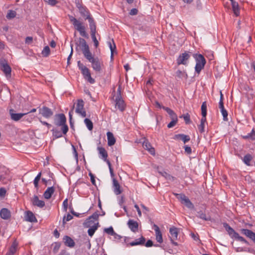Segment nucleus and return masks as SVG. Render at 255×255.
<instances>
[{"label":"nucleus","mask_w":255,"mask_h":255,"mask_svg":"<svg viewBox=\"0 0 255 255\" xmlns=\"http://www.w3.org/2000/svg\"><path fill=\"white\" fill-rule=\"evenodd\" d=\"M68 17L75 29L79 32L80 35L85 38H88V34L86 32V26L83 23L72 15H69Z\"/></svg>","instance_id":"nucleus-1"},{"label":"nucleus","mask_w":255,"mask_h":255,"mask_svg":"<svg viewBox=\"0 0 255 255\" xmlns=\"http://www.w3.org/2000/svg\"><path fill=\"white\" fill-rule=\"evenodd\" d=\"M79 43L83 54L86 59L92 55V54L90 51L89 47L84 39L80 38Z\"/></svg>","instance_id":"nucleus-7"},{"label":"nucleus","mask_w":255,"mask_h":255,"mask_svg":"<svg viewBox=\"0 0 255 255\" xmlns=\"http://www.w3.org/2000/svg\"><path fill=\"white\" fill-rule=\"evenodd\" d=\"M84 123L86 125L87 128L89 130H91L93 128V124L92 122L89 119L86 118L84 120Z\"/></svg>","instance_id":"nucleus-42"},{"label":"nucleus","mask_w":255,"mask_h":255,"mask_svg":"<svg viewBox=\"0 0 255 255\" xmlns=\"http://www.w3.org/2000/svg\"><path fill=\"white\" fill-rule=\"evenodd\" d=\"M104 232H105L109 235L112 236H113L115 232L114 231L113 228L112 226H111L109 228H105Z\"/></svg>","instance_id":"nucleus-50"},{"label":"nucleus","mask_w":255,"mask_h":255,"mask_svg":"<svg viewBox=\"0 0 255 255\" xmlns=\"http://www.w3.org/2000/svg\"><path fill=\"white\" fill-rule=\"evenodd\" d=\"M79 43L83 54L86 59L92 55V54L90 51L89 47L84 39L80 38Z\"/></svg>","instance_id":"nucleus-6"},{"label":"nucleus","mask_w":255,"mask_h":255,"mask_svg":"<svg viewBox=\"0 0 255 255\" xmlns=\"http://www.w3.org/2000/svg\"><path fill=\"white\" fill-rule=\"evenodd\" d=\"M193 57L196 61V65L195 67V72L199 74L201 71L204 68L206 63V60L203 55L201 54H193Z\"/></svg>","instance_id":"nucleus-2"},{"label":"nucleus","mask_w":255,"mask_h":255,"mask_svg":"<svg viewBox=\"0 0 255 255\" xmlns=\"http://www.w3.org/2000/svg\"><path fill=\"white\" fill-rule=\"evenodd\" d=\"M63 242L64 244L69 247H73L75 246V242L70 237L65 236L64 237Z\"/></svg>","instance_id":"nucleus-31"},{"label":"nucleus","mask_w":255,"mask_h":255,"mask_svg":"<svg viewBox=\"0 0 255 255\" xmlns=\"http://www.w3.org/2000/svg\"><path fill=\"white\" fill-rule=\"evenodd\" d=\"M87 59L91 63L92 67L95 71L100 72L101 71L102 62L98 57L94 58L93 55H91Z\"/></svg>","instance_id":"nucleus-5"},{"label":"nucleus","mask_w":255,"mask_h":255,"mask_svg":"<svg viewBox=\"0 0 255 255\" xmlns=\"http://www.w3.org/2000/svg\"><path fill=\"white\" fill-rule=\"evenodd\" d=\"M231 2H232V9H233L234 14L236 16H238L240 14V9H239V7L238 3L236 1H235V0Z\"/></svg>","instance_id":"nucleus-35"},{"label":"nucleus","mask_w":255,"mask_h":255,"mask_svg":"<svg viewBox=\"0 0 255 255\" xmlns=\"http://www.w3.org/2000/svg\"><path fill=\"white\" fill-rule=\"evenodd\" d=\"M181 203L184 204L189 209H193L194 208L193 204L187 196Z\"/></svg>","instance_id":"nucleus-37"},{"label":"nucleus","mask_w":255,"mask_h":255,"mask_svg":"<svg viewBox=\"0 0 255 255\" xmlns=\"http://www.w3.org/2000/svg\"><path fill=\"white\" fill-rule=\"evenodd\" d=\"M127 224L132 232H136L137 231L138 225L136 221L130 219L128 220Z\"/></svg>","instance_id":"nucleus-21"},{"label":"nucleus","mask_w":255,"mask_h":255,"mask_svg":"<svg viewBox=\"0 0 255 255\" xmlns=\"http://www.w3.org/2000/svg\"><path fill=\"white\" fill-rule=\"evenodd\" d=\"M113 236V240L115 241H119L122 238V237L121 236L118 235L116 232H115Z\"/></svg>","instance_id":"nucleus-59"},{"label":"nucleus","mask_w":255,"mask_h":255,"mask_svg":"<svg viewBox=\"0 0 255 255\" xmlns=\"http://www.w3.org/2000/svg\"><path fill=\"white\" fill-rule=\"evenodd\" d=\"M53 251L54 253H57V252L58 251V250H59L60 249V247L61 246V244L60 243H59V242H56L53 245Z\"/></svg>","instance_id":"nucleus-53"},{"label":"nucleus","mask_w":255,"mask_h":255,"mask_svg":"<svg viewBox=\"0 0 255 255\" xmlns=\"http://www.w3.org/2000/svg\"><path fill=\"white\" fill-rule=\"evenodd\" d=\"M112 42L113 43V45L112 44L111 42H109V43H108L109 47H110V50H111V59L113 58L114 51V50H115L116 49V45H115V44L114 43V41L113 39L112 40Z\"/></svg>","instance_id":"nucleus-46"},{"label":"nucleus","mask_w":255,"mask_h":255,"mask_svg":"<svg viewBox=\"0 0 255 255\" xmlns=\"http://www.w3.org/2000/svg\"><path fill=\"white\" fill-rule=\"evenodd\" d=\"M173 194L176 196V197L182 202L183 200L186 197V196L182 193L178 194V193H173Z\"/></svg>","instance_id":"nucleus-51"},{"label":"nucleus","mask_w":255,"mask_h":255,"mask_svg":"<svg viewBox=\"0 0 255 255\" xmlns=\"http://www.w3.org/2000/svg\"><path fill=\"white\" fill-rule=\"evenodd\" d=\"M99 223L97 222V223H95L92 226H90L89 227H90V229H93L94 231H96L98 227H99ZM87 227H89L88 225L87 226Z\"/></svg>","instance_id":"nucleus-62"},{"label":"nucleus","mask_w":255,"mask_h":255,"mask_svg":"<svg viewBox=\"0 0 255 255\" xmlns=\"http://www.w3.org/2000/svg\"><path fill=\"white\" fill-rule=\"evenodd\" d=\"M32 204L34 206H37L39 208H43L45 206V202L39 199V198L37 196L34 195L32 200Z\"/></svg>","instance_id":"nucleus-20"},{"label":"nucleus","mask_w":255,"mask_h":255,"mask_svg":"<svg viewBox=\"0 0 255 255\" xmlns=\"http://www.w3.org/2000/svg\"><path fill=\"white\" fill-rule=\"evenodd\" d=\"M55 190V189L53 186L48 187L43 194L44 198L46 199H50Z\"/></svg>","instance_id":"nucleus-25"},{"label":"nucleus","mask_w":255,"mask_h":255,"mask_svg":"<svg viewBox=\"0 0 255 255\" xmlns=\"http://www.w3.org/2000/svg\"><path fill=\"white\" fill-rule=\"evenodd\" d=\"M13 110L11 109L9 111V114L10 115L11 119L14 121H19L22 117H23L24 115L27 114L28 113H13Z\"/></svg>","instance_id":"nucleus-17"},{"label":"nucleus","mask_w":255,"mask_h":255,"mask_svg":"<svg viewBox=\"0 0 255 255\" xmlns=\"http://www.w3.org/2000/svg\"><path fill=\"white\" fill-rule=\"evenodd\" d=\"M16 15V12L15 11L13 10H9L7 15L6 17L7 18H14Z\"/></svg>","instance_id":"nucleus-55"},{"label":"nucleus","mask_w":255,"mask_h":255,"mask_svg":"<svg viewBox=\"0 0 255 255\" xmlns=\"http://www.w3.org/2000/svg\"><path fill=\"white\" fill-rule=\"evenodd\" d=\"M73 219V216L70 214H68L66 216H64L63 219V224L64 225L67 221H69Z\"/></svg>","instance_id":"nucleus-52"},{"label":"nucleus","mask_w":255,"mask_h":255,"mask_svg":"<svg viewBox=\"0 0 255 255\" xmlns=\"http://www.w3.org/2000/svg\"><path fill=\"white\" fill-rule=\"evenodd\" d=\"M197 217L201 219L204 221H211V218L210 216H207L206 214L203 212L202 211L197 212Z\"/></svg>","instance_id":"nucleus-34"},{"label":"nucleus","mask_w":255,"mask_h":255,"mask_svg":"<svg viewBox=\"0 0 255 255\" xmlns=\"http://www.w3.org/2000/svg\"><path fill=\"white\" fill-rule=\"evenodd\" d=\"M178 120H172V121L168 124L167 127L170 128L173 127L177 123Z\"/></svg>","instance_id":"nucleus-57"},{"label":"nucleus","mask_w":255,"mask_h":255,"mask_svg":"<svg viewBox=\"0 0 255 255\" xmlns=\"http://www.w3.org/2000/svg\"><path fill=\"white\" fill-rule=\"evenodd\" d=\"M107 164L108 165L109 170L110 172V174L112 177L114 176V173L113 168H112V165L110 161H107Z\"/></svg>","instance_id":"nucleus-58"},{"label":"nucleus","mask_w":255,"mask_h":255,"mask_svg":"<svg viewBox=\"0 0 255 255\" xmlns=\"http://www.w3.org/2000/svg\"><path fill=\"white\" fill-rule=\"evenodd\" d=\"M89 22V26L91 33H96V26L95 22L94 21V19L91 16V17H89L87 19Z\"/></svg>","instance_id":"nucleus-32"},{"label":"nucleus","mask_w":255,"mask_h":255,"mask_svg":"<svg viewBox=\"0 0 255 255\" xmlns=\"http://www.w3.org/2000/svg\"><path fill=\"white\" fill-rule=\"evenodd\" d=\"M25 220L26 221L29 222H36L37 219L36 217H35L33 213L30 211H28L26 212V215L25 216Z\"/></svg>","instance_id":"nucleus-27"},{"label":"nucleus","mask_w":255,"mask_h":255,"mask_svg":"<svg viewBox=\"0 0 255 255\" xmlns=\"http://www.w3.org/2000/svg\"><path fill=\"white\" fill-rule=\"evenodd\" d=\"M91 37L94 42L95 46L97 48L99 45V42L96 37V33H91Z\"/></svg>","instance_id":"nucleus-54"},{"label":"nucleus","mask_w":255,"mask_h":255,"mask_svg":"<svg viewBox=\"0 0 255 255\" xmlns=\"http://www.w3.org/2000/svg\"><path fill=\"white\" fill-rule=\"evenodd\" d=\"M46 1L51 6H54L58 2L56 0H46Z\"/></svg>","instance_id":"nucleus-60"},{"label":"nucleus","mask_w":255,"mask_h":255,"mask_svg":"<svg viewBox=\"0 0 255 255\" xmlns=\"http://www.w3.org/2000/svg\"><path fill=\"white\" fill-rule=\"evenodd\" d=\"M184 149H185V151L188 154H190L192 152V149L191 148L188 146V145H185L184 146Z\"/></svg>","instance_id":"nucleus-63"},{"label":"nucleus","mask_w":255,"mask_h":255,"mask_svg":"<svg viewBox=\"0 0 255 255\" xmlns=\"http://www.w3.org/2000/svg\"><path fill=\"white\" fill-rule=\"evenodd\" d=\"M113 186L114 192L116 195H119L122 193V190L121 189V186L115 178H113Z\"/></svg>","instance_id":"nucleus-19"},{"label":"nucleus","mask_w":255,"mask_h":255,"mask_svg":"<svg viewBox=\"0 0 255 255\" xmlns=\"http://www.w3.org/2000/svg\"><path fill=\"white\" fill-rule=\"evenodd\" d=\"M180 118H183L186 124H188L191 122L190 116L188 113H186V114H184L180 116Z\"/></svg>","instance_id":"nucleus-47"},{"label":"nucleus","mask_w":255,"mask_h":255,"mask_svg":"<svg viewBox=\"0 0 255 255\" xmlns=\"http://www.w3.org/2000/svg\"><path fill=\"white\" fill-rule=\"evenodd\" d=\"M173 138L175 140L180 139L182 140L184 143L188 142L190 140V138L189 135L184 134H175Z\"/></svg>","instance_id":"nucleus-24"},{"label":"nucleus","mask_w":255,"mask_h":255,"mask_svg":"<svg viewBox=\"0 0 255 255\" xmlns=\"http://www.w3.org/2000/svg\"><path fill=\"white\" fill-rule=\"evenodd\" d=\"M159 173L164 177L166 180L172 181L174 180L175 177L167 173L164 171H158Z\"/></svg>","instance_id":"nucleus-36"},{"label":"nucleus","mask_w":255,"mask_h":255,"mask_svg":"<svg viewBox=\"0 0 255 255\" xmlns=\"http://www.w3.org/2000/svg\"><path fill=\"white\" fill-rule=\"evenodd\" d=\"M76 7L78 8L80 15L85 19H88L89 17H91V15L88 8L82 4L77 2L76 3Z\"/></svg>","instance_id":"nucleus-8"},{"label":"nucleus","mask_w":255,"mask_h":255,"mask_svg":"<svg viewBox=\"0 0 255 255\" xmlns=\"http://www.w3.org/2000/svg\"><path fill=\"white\" fill-rule=\"evenodd\" d=\"M17 246L18 243L15 241H14L5 255H14L17 251Z\"/></svg>","instance_id":"nucleus-26"},{"label":"nucleus","mask_w":255,"mask_h":255,"mask_svg":"<svg viewBox=\"0 0 255 255\" xmlns=\"http://www.w3.org/2000/svg\"><path fill=\"white\" fill-rule=\"evenodd\" d=\"M153 228L155 232L156 240L159 243L163 242L162 236L158 226L155 224L153 225Z\"/></svg>","instance_id":"nucleus-18"},{"label":"nucleus","mask_w":255,"mask_h":255,"mask_svg":"<svg viewBox=\"0 0 255 255\" xmlns=\"http://www.w3.org/2000/svg\"><path fill=\"white\" fill-rule=\"evenodd\" d=\"M97 150H98L99 155H99L100 158L102 159L104 161L106 162V163H107V161H109V160L107 159L108 155V153H107V151L106 150V149H105V148H104L103 147L98 146L97 147Z\"/></svg>","instance_id":"nucleus-16"},{"label":"nucleus","mask_w":255,"mask_h":255,"mask_svg":"<svg viewBox=\"0 0 255 255\" xmlns=\"http://www.w3.org/2000/svg\"><path fill=\"white\" fill-rule=\"evenodd\" d=\"M0 68L6 77H11V68L8 64L6 60L5 59L0 60Z\"/></svg>","instance_id":"nucleus-9"},{"label":"nucleus","mask_w":255,"mask_h":255,"mask_svg":"<svg viewBox=\"0 0 255 255\" xmlns=\"http://www.w3.org/2000/svg\"><path fill=\"white\" fill-rule=\"evenodd\" d=\"M145 242V239L141 236L140 238L136 239L134 241L130 242L128 244H127V246L128 245L130 246H134L137 245H143Z\"/></svg>","instance_id":"nucleus-28"},{"label":"nucleus","mask_w":255,"mask_h":255,"mask_svg":"<svg viewBox=\"0 0 255 255\" xmlns=\"http://www.w3.org/2000/svg\"><path fill=\"white\" fill-rule=\"evenodd\" d=\"M112 42L113 43V45L112 44L111 42H109V43H108L109 47H110V50H111V59L113 58L114 51V50H115L116 49V45H115V44L114 43V41L113 39L112 40Z\"/></svg>","instance_id":"nucleus-45"},{"label":"nucleus","mask_w":255,"mask_h":255,"mask_svg":"<svg viewBox=\"0 0 255 255\" xmlns=\"http://www.w3.org/2000/svg\"><path fill=\"white\" fill-rule=\"evenodd\" d=\"M99 215L98 214V213L97 212H95L94 213H93L92 214V215L90 216L89 218V221L87 223V224H88V226H90V225H91V223H92V222H93L91 220V219H94L95 220H98V219L99 218Z\"/></svg>","instance_id":"nucleus-39"},{"label":"nucleus","mask_w":255,"mask_h":255,"mask_svg":"<svg viewBox=\"0 0 255 255\" xmlns=\"http://www.w3.org/2000/svg\"><path fill=\"white\" fill-rule=\"evenodd\" d=\"M234 238L240 242H244L247 245L249 244V242L243 237L240 236L238 233L235 234V236L234 237Z\"/></svg>","instance_id":"nucleus-49"},{"label":"nucleus","mask_w":255,"mask_h":255,"mask_svg":"<svg viewBox=\"0 0 255 255\" xmlns=\"http://www.w3.org/2000/svg\"><path fill=\"white\" fill-rule=\"evenodd\" d=\"M41 176V172H39L34 179L33 184L35 188H36V189L38 188V182L40 179Z\"/></svg>","instance_id":"nucleus-44"},{"label":"nucleus","mask_w":255,"mask_h":255,"mask_svg":"<svg viewBox=\"0 0 255 255\" xmlns=\"http://www.w3.org/2000/svg\"><path fill=\"white\" fill-rule=\"evenodd\" d=\"M54 124L56 126L61 127V130L64 134H66L68 131V127L66 125V118L63 114H58L56 116Z\"/></svg>","instance_id":"nucleus-3"},{"label":"nucleus","mask_w":255,"mask_h":255,"mask_svg":"<svg viewBox=\"0 0 255 255\" xmlns=\"http://www.w3.org/2000/svg\"><path fill=\"white\" fill-rule=\"evenodd\" d=\"M204 126L205 125L202 124H200L198 126V129L201 133H203L204 132Z\"/></svg>","instance_id":"nucleus-64"},{"label":"nucleus","mask_w":255,"mask_h":255,"mask_svg":"<svg viewBox=\"0 0 255 255\" xmlns=\"http://www.w3.org/2000/svg\"><path fill=\"white\" fill-rule=\"evenodd\" d=\"M50 53V48L48 46H46L44 47L43 49L42 50L41 52V54L42 55L43 57H47L49 55Z\"/></svg>","instance_id":"nucleus-41"},{"label":"nucleus","mask_w":255,"mask_h":255,"mask_svg":"<svg viewBox=\"0 0 255 255\" xmlns=\"http://www.w3.org/2000/svg\"><path fill=\"white\" fill-rule=\"evenodd\" d=\"M169 233L171 236L170 237V240H176L177 239L178 235V229L175 227H172L170 228Z\"/></svg>","instance_id":"nucleus-30"},{"label":"nucleus","mask_w":255,"mask_h":255,"mask_svg":"<svg viewBox=\"0 0 255 255\" xmlns=\"http://www.w3.org/2000/svg\"><path fill=\"white\" fill-rule=\"evenodd\" d=\"M223 227L225 228L226 230L228 232L229 235L232 238L235 236V234L237 233L235 232V231L227 223H224L223 224Z\"/></svg>","instance_id":"nucleus-33"},{"label":"nucleus","mask_w":255,"mask_h":255,"mask_svg":"<svg viewBox=\"0 0 255 255\" xmlns=\"http://www.w3.org/2000/svg\"><path fill=\"white\" fill-rule=\"evenodd\" d=\"M201 114L202 117L207 116V103L205 101L201 105Z\"/></svg>","instance_id":"nucleus-43"},{"label":"nucleus","mask_w":255,"mask_h":255,"mask_svg":"<svg viewBox=\"0 0 255 255\" xmlns=\"http://www.w3.org/2000/svg\"><path fill=\"white\" fill-rule=\"evenodd\" d=\"M84 102L83 100H78L75 112L80 115L82 118L86 116V112L84 109Z\"/></svg>","instance_id":"nucleus-10"},{"label":"nucleus","mask_w":255,"mask_h":255,"mask_svg":"<svg viewBox=\"0 0 255 255\" xmlns=\"http://www.w3.org/2000/svg\"><path fill=\"white\" fill-rule=\"evenodd\" d=\"M53 136L56 138H60L62 136V131H60L57 129L53 128L51 130Z\"/></svg>","instance_id":"nucleus-40"},{"label":"nucleus","mask_w":255,"mask_h":255,"mask_svg":"<svg viewBox=\"0 0 255 255\" xmlns=\"http://www.w3.org/2000/svg\"><path fill=\"white\" fill-rule=\"evenodd\" d=\"M190 57L189 52H185L180 54L177 58V64L179 65L181 64L187 65L188 64V61Z\"/></svg>","instance_id":"nucleus-12"},{"label":"nucleus","mask_w":255,"mask_h":255,"mask_svg":"<svg viewBox=\"0 0 255 255\" xmlns=\"http://www.w3.org/2000/svg\"><path fill=\"white\" fill-rule=\"evenodd\" d=\"M77 66L79 69L81 70V73L85 80H87L90 84H94L95 82V80L92 78L91 73L89 69L84 65L80 61H78L77 62Z\"/></svg>","instance_id":"nucleus-4"},{"label":"nucleus","mask_w":255,"mask_h":255,"mask_svg":"<svg viewBox=\"0 0 255 255\" xmlns=\"http://www.w3.org/2000/svg\"><path fill=\"white\" fill-rule=\"evenodd\" d=\"M223 100H224L223 95L222 93L221 92H220V101L219 103V107L220 109L221 112L223 116V120L224 121H228V112L224 108Z\"/></svg>","instance_id":"nucleus-11"},{"label":"nucleus","mask_w":255,"mask_h":255,"mask_svg":"<svg viewBox=\"0 0 255 255\" xmlns=\"http://www.w3.org/2000/svg\"><path fill=\"white\" fill-rule=\"evenodd\" d=\"M0 216L4 220H7L10 218L11 214L10 211L6 208H2L0 211Z\"/></svg>","instance_id":"nucleus-23"},{"label":"nucleus","mask_w":255,"mask_h":255,"mask_svg":"<svg viewBox=\"0 0 255 255\" xmlns=\"http://www.w3.org/2000/svg\"><path fill=\"white\" fill-rule=\"evenodd\" d=\"M62 206L65 211H67L68 208V199H65L63 202Z\"/></svg>","instance_id":"nucleus-61"},{"label":"nucleus","mask_w":255,"mask_h":255,"mask_svg":"<svg viewBox=\"0 0 255 255\" xmlns=\"http://www.w3.org/2000/svg\"><path fill=\"white\" fill-rule=\"evenodd\" d=\"M116 108L120 111L123 112L125 110L126 104L122 97H116L115 99Z\"/></svg>","instance_id":"nucleus-15"},{"label":"nucleus","mask_w":255,"mask_h":255,"mask_svg":"<svg viewBox=\"0 0 255 255\" xmlns=\"http://www.w3.org/2000/svg\"><path fill=\"white\" fill-rule=\"evenodd\" d=\"M39 114L45 118H49L53 115V113L50 109L44 106L39 109Z\"/></svg>","instance_id":"nucleus-13"},{"label":"nucleus","mask_w":255,"mask_h":255,"mask_svg":"<svg viewBox=\"0 0 255 255\" xmlns=\"http://www.w3.org/2000/svg\"><path fill=\"white\" fill-rule=\"evenodd\" d=\"M107 135L108 145L111 146L114 145L116 143V138L114 137L113 133L110 131H108L107 133Z\"/></svg>","instance_id":"nucleus-29"},{"label":"nucleus","mask_w":255,"mask_h":255,"mask_svg":"<svg viewBox=\"0 0 255 255\" xmlns=\"http://www.w3.org/2000/svg\"><path fill=\"white\" fill-rule=\"evenodd\" d=\"M142 146L145 149L148 150L151 154L153 155L155 154L154 148L152 147L150 143L146 139L143 141Z\"/></svg>","instance_id":"nucleus-22"},{"label":"nucleus","mask_w":255,"mask_h":255,"mask_svg":"<svg viewBox=\"0 0 255 255\" xmlns=\"http://www.w3.org/2000/svg\"><path fill=\"white\" fill-rule=\"evenodd\" d=\"M253 159V156L250 154H247L244 157L243 161L248 166L251 165L250 162Z\"/></svg>","instance_id":"nucleus-38"},{"label":"nucleus","mask_w":255,"mask_h":255,"mask_svg":"<svg viewBox=\"0 0 255 255\" xmlns=\"http://www.w3.org/2000/svg\"><path fill=\"white\" fill-rule=\"evenodd\" d=\"M251 138L252 139H255V131L253 129L252 132L245 137V138Z\"/></svg>","instance_id":"nucleus-56"},{"label":"nucleus","mask_w":255,"mask_h":255,"mask_svg":"<svg viewBox=\"0 0 255 255\" xmlns=\"http://www.w3.org/2000/svg\"><path fill=\"white\" fill-rule=\"evenodd\" d=\"M234 238L240 242H244L247 245L249 244V242L243 237L240 236L238 233L235 234V236L234 237Z\"/></svg>","instance_id":"nucleus-48"},{"label":"nucleus","mask_w":255,"mask_h":255,"mask_svg":"<svg viewBox=\"0 0 255 255\" xmlns=\"http://www.w3.org/2000/svg\"><path fill=\"white\" fill-rule=\"evenodd\" d=\"M241 233L249 238L255 243V233L252 231L246 229H242L240 230Z\"/></svg>","instance_id":"nucleus-14"}]
</instances>
